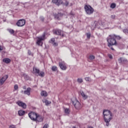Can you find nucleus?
<instances>
[{"mask_svg":"<svg viewBox=\"0 0 128 128\" xmlns=\"http://www.w3.org/2000/svg\"><path fill=\"white\" fill-rule=\"evenodd\" d=\"M110 48H111L112 50H114V49L112 47L110 46Z\"/></svg>","mask_w":128,"mask_h":128,"instance_id":"obj_46","label":"nucleus"},{"mask_svg":"<svg viewBox=\"0 0 128 128\" xmlns=\"http://www.w3.org/2000/svg\"><path fill=\"white\" fill-rule=\"evenodd\" d=\"M113 36H114V38H116V40H122V37L120 36H116L114 34H112Z\"/></svg>","mask_w":128,"mask_h":128,"instance_id":"obj_22","label":"nucleus"},{"mask_svg":"<svg viewBox=\"0 0 128 128\" xmlns=\"http://www.w3.org/2000/svg\"><path fill=\"white\" fill-rule=\"evenodd\" d=\"M59 66L61 70H66L67 68L66 63L64 62L62 60L59 62Z\"/></svg>","mask_w":128,"mask_h":128,"instance_id":"obj_8","label":"nucleus"},{"mask_svg":"<svg viewBox=\"0 0 128 128\" xmlns=\"http://www.w3.org/2000/svg\"><path fill=\"white\" fill-rule=\"evenodd\" d=\"M52 72H56V70H58V68L56 66H52Z\"/></svg>","mask_w":128,"mask_h":128,"instance_id":"obj_23","label":"nucleus"},{"mask_svg":"<svg viewBox=\"0 0 128 128\" xmlns=\"http://www.w3.org/2000/svg\"><path fill=\"white\" fill-rule=\"evenodd\" d=\"M40 20H42V22H44V16H42L40 17Z\"/></svg>","mask_w":128,"mask_h":128,"instance_id":"obj_40","label":"nucleus"},{"mask_svg":"<svg viewBox=\"0 0 128 128\" xmlns=\"http://www.w3.org/2000/svg\"><path fill=\"white\" fill-rule=\"evenodd\" d=\"M54 34H57V36H61L62 38L64 36V34H62V31L60 29L54 30Z\"/></svg>","mask_w":128,"mask_h":128,"instance_id":"obj_11","label":"nucleus"},{"mask_svg":"<svg viewBox=\"0 0 128 128\" xmlns=\"http://www.w3.org/2000/svg\"><path fill=\"white\" fill-rule=\"evenodd\" d=\"M84 10L87 14H92L94 12V8L90 5H86L84 6Z\"/></svg>","mask_w":128,"mask_h":128,"instance_id":"obj_5","label":"nucleus"},{"mask_svg":"<svg viewBox=\"0 0 128 128\" xmlns=\"http://www.w3.org/2000/svg\"><path fill=\"white\" fill-rule=\"evenodd\" d=\"M32 120L34 122H44V116H40V114L33 112H32Z\"/></svg>","mask_w":128,"mask_h":128,"instance_id":"obj_3","label":"nucleus"},{"mask_svg":"<svg viewBox=\"0 0 128 128\" xmlns=\"http://www.w3.org/2000/svg\"><path fill=\"white\" fill-rule=\"evenodd\" d=\"M123 32H124V34H128V28L124 29L123 30Z\"/></svg>","mask_w":128,"mask_h":128,"instance_id":"obj_31","label":"nucleus"},{"mask_svg":"<svg viewBox=\"0 0 128 128\" xmlns=\"http://www.w3.org/2000/svg\"><path fill=\"white\" fill-rule=\"evenodd\" d=\"M110 18H112V20H116V15H112Z\"/></svg>","mask_w":128,"mask_h":128,"instance_id":"obj_39","label":"nucleus"},{"mask_svg":"<svg viewBox=\"0 0 128 128\" xmlns=\"http://www.w3.org/2000/svg\"><path fill=\"white\" fill-rule=\"evenodd\" d=\"M72 102L76 110H80L82 108V105H80V103L78 100L72 101Z\"/></svg>","mask_w":128,"mask_h":128,"instance_id":"obj_7","label":"nucleus"},{"mask_svg":"<svg viewBox=\"0 0 128 128\" xmlns=\"http://www.w3.org/2000/svg\"><path fill=\"white\" fill-rule=\"evenodd\" d=\"M107 42H108V46L110 48L112 46H116V40L114 38V35H109L107 38Z\"/></svg>","mask_w":128,"mask_h":128,"instance_id":"obj_2","label":"nucleus"},{"mask_svg":"<svg viewBox=\"0 0 128 128\" xmlns=\"http://www.w3.org/2000/svg\"><path fill=\"white\" fill-rule=\"evenodd\" d=\"M9 128H16V126L12 125L10 126Z\"/></svg>","mask_w":128,"mask_h":128,"instance_id":"obj_42","label":"nucleus"},{"mask_svg":"<svg viewBox=\"0 0 128 128\" xmlns=\"http://www.w3.org/2000/svg\"><path fill=\"white\" fill-rule=\"evenodd\" d=\"M17 26H24L26 24V20L24 19H20L18 20L16 23Z\"/></svg>","mask_w":128,"mask_h":128,"instance_id":"obj_9","label":"nucleus"},{"mask_svg":"<svg viewBox=\"0 0 128 128\" xmlns=\"http://www.w3.org/2000/svg\"><path fill=\"white\" fill-rule=\"evenodd\" d=\"M94 24H95V26L96 28H98V24H100L98 22H94Z\"/></svg>","mask_w":128,"mask_h":128,"instance_id":"obj_36","label":"nucleus"},{"mask_svg":"<svg viewBox=\"0 0 128 128\" xmlns=\"http://www.w3.org/2000/svg\"><path fill=\"white\" fill-rule=\"evenodd\" d=\"M52 44H53L54 46H58V44L56 42H54Z\"/></svg>","mask_w":128,"mask_h":128,"instance_id":"obj_37","label":"nucleus"},{"mask_svg":"<svg viewBox=\"0 0 128 128\" xmlns=\"http://www.w3.org/2000/svg\"><path fill=\"white\" fill-rule=\"evenodd\" d=\"M8 31L9 32H10L11 34H14V31L12 29H9L8 30Z\"/></svg>","mask_w":128,"mask_h":128,"instance_id":"obj_27","label":"nucleus"},{"mask_svg":"<svg viewBox=\"0 0 128 128\" xmlns=\"http://www.w3.org/2000/svg\"><path fill=\"white\" fill-rule=\"evenodd\" d=\"M48 128V124H45L44 126H43L42 128Z\"/></svg>","mask_w":128,"mask_h":128,"instance_id":"obj_38","label":"nucleus"},{"mask_svg":"<svg viewBox=\"0 0 128 128\" xmlns=\"http://www.w3.org/2000/svg\"><path fill=\"white\" fill-rule=\"evenodd\" d=\"M80 94L82 96V98H84V100H86V98H88V96L84 94V92L83 91H80Z\"/></svg>","mask_w":128,"mask_h":128,"instance_id":"obj_16","label":"nucleus"},{"mask_svg":"<svg viewBox=\"0 0 128 128\" xmlns=\"http://www.w3.org/2000/svg\"><path fill=\"white\" fill-rule=\"evenodd\" d=\"M3 62H5V64H10V62L11 60L8 58H4L2 60Z\"/></svg>","mask_w":128,"mask_h":128,"instance_id":"obj_17","label":"nucleus"},{"mask_svg":"<svg viewBox=\"0 0 128 128\" xmlns=\"http://www.w3.org/2000/svg\"><path fill=\"white\" fill-rule=\"evenodd\" d=\"M108 56L109 58H110L111 60L112 58V54H109L108 55Z\"/></svg>","mask_w":128,"mask_h":128,"instance_id":"obj_44","label":"nucleus"},{"mask_svg":"<svg viewBox=\"0 0 128 128\" xmlns=\"http://www.w3.org/2000/svg\"><path fill=\"white\" fill-rule=\"evenodd\" d=\"M17 104H18V106H21L22 108H26V104L24 103L22 101H18L17 102Z\"/></svg>","mask_w":128,"mask_h":128,"instance_id":"obj_13","label":"nucleus"},{"mask_svg":"<svg viewBox=\"0 0 128 128\" xmlns=\"http://www.w3.org/2000/svg\"><path fill=\"white\" fill-rule=\"evenodd\" d=\"M24 92V91L22 90V91H21V92L22 93V92Z\"/></svg>","mask_w":128,"mask_h":128,"instance_id":"obj_48","label":"nucleus"},{"mask_svg":"<svg viewBox=\"0 0 128 128\" xmlns=\"http://www.w3.org/2000/svg\"><path fill=\"white\" fill-rule=\"evenodd\" d=\"M33 72L36 76H40L41 78L44 76V72L42 71L40 72L39 69L36 68L34 67Z\"/></svg>","mask_w":128,"mask_h":128,"instance_id":"obj_4","label":"nucleus"},{"mask_svg":"<svg viewBox=\"0 0 128 128\" xmlns=\"http://www.w3.org/2000/svg\"><path fill=\"white\" fill-rule=\"evenodd\" d=\"M103 115L104 120L106 124V126H110V122L112 120L114 116L112 112L108 110H104L103 111Z\"/></svg>","mask_w":128,"mask_h":128,"instance_id":"obj_1","label":"nucleus"},{"mask_svg":"<svg viewBox=\"0 0 128 128\" xmlns=\"http://www.w3.org/2000/svg\"><path fill=\"white\" fill-rule=\"evenodd\" d=\"M32 112H30L28 114V116H29V118H30L32 120Z\"/></svg>","mask_w":128,"mask_h":128,"instance_id":"obj_32","label":"nucleus"},{"mask_svg":"<svg viewBox=\"0 0 128 128\" xmlns=\"http://www.w3.org/2000/svg\"><path fill=\"white\" fill-rule=\"evenodd\" d=\"M23 76L26 80H30V76L26 74H23Z\"/></svg>","mask_w":128,"mask_h":128,"instance_id":"obj_21","label":"nucleus"},{"mask_svg":"<svg viewBox=\"0 0 128 128\" xmlns=\"http://www.w3.org/2000/svg\"><path fill=\"white\" fill-rule=\"evenodd\" d=\"M56 40V39L54 38H51V40H50V41H49V42H50V44H53L54 42Z\"/></svg>","mask_w":128,"mask_h":128,"instance_id":"obj_28","label":"nucleus"},{"mask_svg":"<svg viewBox=\"0 0 128 128\" xmlns=\"http://www.w3.org/2000/svg\"><path fill=\"white\" fill-rule=\"evenodd\" d=\"M120 64V62H122V58H120L118 60Z\"/></svg>","mask_w":128,"mask_h":128,"instance_id":"obj_43","label":"nucleus"},{"mask_svg":"<svg viewBox=\"0 0 128 128\" xmlns=\"http://www.w3.org/2000/svg\"><path fill=\"white\" fill-rule=\"evenodd\" d=\"M54 16L56 20H60V18L64 16V14L62 12H58V14H54Z\"/></svg>","mask_w":128,"mask_h":128,"instance_id":"obj_10","label":"nucleus"},{"mask_svg":"<svg viewBox=\"0 0 128 128\" xmlns=\"http://www.w3.org/2000/svg\"><path fill=\"white\" fill-rule=\"evenodd\" d=\"M90 36H91V34L90 32L86 34V36L88 38H90Z\"/></svg>","mask_w":128,"mask_h":128,"instance_id":"obj_35","label":"nucleus"},{"mask_svg":"<svg viewBox=\"0 0 128 128\" xmlns=\"http://www.w3.org/2000/svg\"><path fill=\"white\" fill-rule=\"evenodd\" d=\"M70 2L66 0H65V3H64V5L65 6H68Z\"/></svg>","mask_w":128,"mask_h":128,"instance_id":"obj_26","label":"nucleus"},{"mask_svg":"<svg viewBox=\"0 0 128 128\" xmlns=\"http://www.w3.org/2000/svg\"><path fill=\"white\" fill-rule=\"evenodd\" d=\"M116 4H114V3H112L110 5V8H116Z\"/></svg>","mask_w":128,"mask_h":128,"instance_id":"obj_30","label":"nucleus"},{"mask_svg":"<svg viewBox=\"0 0 128 128\" xmlns=\"http://www.w3.org/2000/svg\"><path fill=\"white\" fill-rule=\"evenodd\" d=\"M52 3L55 4L56 6H60V4H62V0H52Z\"/></svg>","mask_w":128,"mask_h":128,"instance_id":"obj_14","label":"nucleus"},{"mask_svg":"<svg viewBox=\"0 0 128 128\" xmlns=\"http://www.w3.org/2000/svg\"><path fill=\"white\" fill-rule=\"evenodd\" d=\"M40 94L42 96H48V92L44 90L42 91Z\"/></svg>","mask_w":128,"mask_h":128,"instance_id":"obj_19","label":"nucleus"},{"mask_svg":"<svg viewBox=\"0 0 128 128\" xmlns=\"http://www.w3.org/2000/svg\"><path fill=\"white\" fill-rule=\"evenodd\" d=\"M24 114H26V112H24L22 110H20L18 112V114H19V116H24Z\"/></svg>","mask_w":128,"mask_h":128,"instance_id":"obj_18","label":"nucleus"},{"mask_svg":"<svg viewBox=\"0 0 128 128\" xmlns=\"http://www.w3.org/2000/svg\"><path fill=\"white\" fill-rule=\"evenodd\" d=\"M77 82H78L79 84H82V82H84V80H82V78H78L77 79Z\"/></svg>","mask_w":128,"mask_h":128,"instance_id":"obj_25","label":"nucleus"},{"mask_svg":"<svg viewBox=\"0 0 128 128\" xmlns=\"http://www.w3.org/2000/svg\"><path fill=\"white\" fill-rule=\"evenodd\" d=\"M14 89L15 90H18V85L15 84L14 86Z\"/></svg>","mask_w":128,"mask_h":128,"instance_id":"obj_33","label":"nucleus"},{"mask_svg":"<svg viewBox=\"0 0 128 128\" xmlns=\"http://www.w3.org/2000/svg\"><path fill=\"white\" fill-rule=\"evenodd\" d=\"M23 90H26V86H23Z\"/></svg>","mask_w":128,"mask_h":128,"instance_id":"obj_45","label":"nucleus"},{"mask_svg":"<svg viewBox=\"0 0 128 128\" xmlns=\"http://www.w3.org/2000/svg\"><path fill=\"white\" fill-rule=\"evenodd\" d=\"M46 40V34H43L40 37L38 38L36 44L38 46H42V40Z\"/></svg>","mask_w":128,"mask_h":128,"instance_id":"obj_6","label":"nucleus"},{"mask_svg":"<svg viewBox=\"0 0 128 128\" xmlns=\"http://www.w3.org/2000/svg\"><path fill=\"white\" fill-rule=\"evenodd\" d=\"M85 80L86 82H90V78L88 77L85 78Z\"/></svg>","mask_w":128,"mask_h":128,"instance_id":"obj_34","label":"nucleus"},{"mask_svg":"<svg viewBox=\"0 0 128 128\" xmlns=\"http://www.w3.org/2000/svg\"><path fill=\"white\" fill-rule=\"evenodd\" d=\"M30 88H27L26 90L24 92V94H27V96H30Z\"/></svg>","mask_w":128,"mask_h":128,"instance_id":"obj_15","label":"nucleus"},{"mask_svg":"<svg viewBox=\"0 0 128 128\" xmlns=\"http://www.w3.org/2000/svg\"><path fill=\"white\" fill-rule=\"evenodd\" d=\"M8 78V75H5L2 78H1L0 79V85L2 86V84H4V82H6Z\"/></svg>","mask_w":128,"mask_h":128,"instance_id":"obj_12","label":"nucleus"},{"mask_svg":"<svg viewBox=\"0 0 128 128\" xmlns=\"http://www.w3.org/2000/svg\"><path fill=\"white\" fill-rule=\"evenodd\" d=\"M28 54L29 56L32 55V52L30 50H28Z\"/></svg>","mask_w":128,"mask_h":128,"instance_id":"obj_41","label":"nucleus"},{"mask_svg":"<svg viewBox=\"0 0 128 128\" xmlns=\"http://www.w3.org/2000/svg\"><path fill=\"white\" fill-rule=\"evenodd\" d=\"M96 58V56H92V55H90V56H89V59L90 60H94Z\"/></svg>","mask_w":128,"mask_h":128,"instance_id":"obj_29","label":"nucleus"},{"mask_svg":"<svg viewBox=\"0 0 128 128\" xmlns=\"http://www.w3.org/2000/svg\"><path fill=\"white\" fill-rule=\"evenodd\" d=\"M64 110L65 114H66L67 116H68V114H70V110L68 108H64Z\"/></svg>","mask_w":128,"mask_h":128,"instance_id":"obj_20","label":"nucleus"},{"mask_svg":"<svg viewBox=\"0 0 128 128\" xmlns=\"http://www.w3.org/2000/svg\"><path fill=\"white\" fill-rule=\"evenodd\" d=\"M45 103L46 106H48L49 104H52V102L50 101H48V100H46Z\"/></svg>","mask_w":128,"mask_h":128,"instance_id":"obj_24","label":"nucleus"},{"mask_svg":"<svg viewBox=\"0 0 128 128\" xmlns=\"http://www.w3.org/2000/svg\"><path fill=\"white\" fill-rule=\"evenodd\" d=\"M1 50H2V48L0 46V52Z\"/></svg>","mask_w":128,"mask_h":128,"instance_id":"obj_47","label":"nucleus"}]
</instances>
